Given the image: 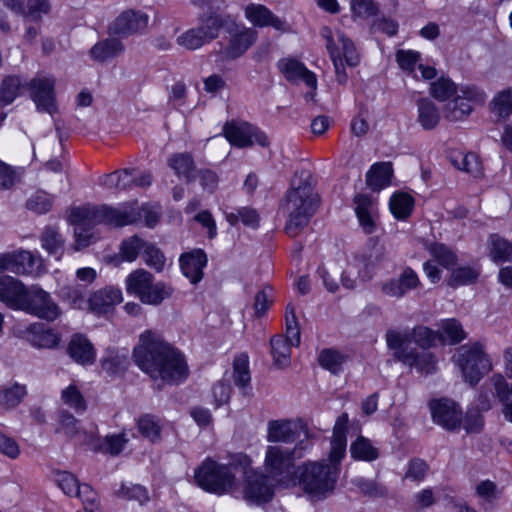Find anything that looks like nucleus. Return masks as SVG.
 Here are the masks:
<instances>
[{"label":"nucleus","mask_w":512,"mask_h":512,"mask_svg":"<svg viewBox=\"0 0 512 512\" xmlns=\"http://www.w3.org/2000/svg\"><path fill=\"white\" fill-rule=\"evenodd\" d=\"M348 415H340L334 425L328 459L305 461L295 469L293 486L298 485L306 494L324 499L337 485L340 464L346 455Z\"/></svg>","instance_id":"f257e3e1"},{"label":"nucleus","mask_w":512,"mask_h":512,"mask_svg":"<svg viewBox=\"0 0 512 512\" xmlns=\"http://www.w3.org/2000/svg\"><path fill=\"white\" fill-rule=\"evenodd\" d=\"M133 357L136 365L154 380L178 384L188 376L183 355L155 331L146 330L140 335Z\"/></svg>","instance_id":"f03ea898"},{"label":"nucleus","mask_w":512,"mask_h":512,"mask_svg":"<svg viewBox=\"0 0 512 512\" xmlns=\"http://www.w3.org/2000/svg\"><path fill=\"white\" fill-rule=\"evenodd\" d=\"M140 216L138 209L130 204H121L117 207L85 205L73 208L70 220L75 225L76 249L85 248L90 244L93 237L90 228L94 225L106 224L123 227L135 224Z\"/></svg>","instance_id":"7ed1b4c3"},{"label":"nucleus","mask_w":512,"mask_h":512,"mask_svg":"<svg viewBox=\"0 0 512 512\" xmlns=\"http://www.w3.org/2000/svg\"><path fill=\"white\" fill-rule=\"evenodd\" d=\"M319 204L320 196L311 183L310 174L305 171L295 174L283 202V210L287 215L286 234L290 237L298 236L309 224Z\"/></svg>","instance_id":"20e7f679"},{"label":"nucleus","mask_w":512,"mask_h":512,"mask_svg":"<svg viewBox=\"0 0 512 512\" xmlns=\"http://www.w3.org/2000/svg\"><path fill=\"white\" fill-rule=\"evenodd\" d=\"M308 447L304 441L297 442L293 447L285 445H268L264 452L263 469L275 485L292 487L295 481V462L303 456L302 451Z\"/></svg>","instance_id":"39448f33"},{"label":"nucleus","mask_w":512,"mask_h":512,"mask_svg":"<svg viewBox=\"0 0 512 512\" xmlns=\"http://www.w3.org/2000/svg\"><path fill=\"white\" fill-rule=\"evenodd\" d=\"M321 37L325 40V47L334 66L336 81L345 85L348 81L344 62L349 67H356L360 63V55L353 41L343 32L333 31L330 27L324 26L320 30Z\"/></svg>","instance_id":"423d86ee"},{"label":"nucleus","mask_w":512,"mask_h":512,"mask_svg":"<svg viewBox=\"0 0 512 512\" xmlns=\"http://www.w3.org/2000/svg\"><path fill=\"white\" fill-rule=\"evenodd\" d=\"M236 470L237 467L232 463L221 464L208 458L195 470L194 478L203 490L222 495L236 485Z\"/></svg>","instance_id":"0eeeda50"},{"label":"nucleus","mask_w":512,"mask_h":512,"mask_svg":"<svg viewBox=\"0 0 512 512\" xmlns=\"http://www.w3.org/2000/svg\"><path fill=\"white\" fill-rule=\"evenodd\" d=\"M453 361L460 369L464 381L475 386L492 369L491 361L479 343L460 346Z\"/></svg>","instance_id":"6e6552de"},{"label":"nucleus","mask_w":512,"mask_h":512,"mask_svg":"<svg viewBox=\"0 0 512 512\" xmlns=\"http://www.w3.org/2000/svg\"><path fill=\"white\" fill-rule=\"evenodd\" d=\"M224 26V20L220 15L212 14L200 20L197 27L190 28L179 35L176 42L186 50H197L219 36Z\"/></svg>","instance_id":"1a4fd4ad"},{"label":"nucleus","mask_w":512,"mask_h":512,"mask_svg":"<svg viewBox=\"0 0 512 512\" xmlns=\"http://www.w3.org/2000/svg\"><path fill=\"white\" fill-rule=\"evenodd\" d=\"M21 311L47 321H54L61 314L58 304L51 295L37 285L29 287Z\"/></svg>","instance_id":"9d476101"},{"label":"nucleus","mask_w":512,"mask_h":512,"mask_svg":"<svg viewBox=\"0 0 512 512\" xmlns=\"http://www.w3.org/2000/svg\"><path fill=\"white\" fill-rule=\"evenodd\" d=\"M9 271L17 275L38 276L43 271L40 257L27 250H17L0 254V273Z\"/></svg>","instance_id":"9b49d317"},{"label":"nucleus","mask_w":512,"mask_h":512,"mask_svg":"<svg viewBox=\"0 0 512 512\" xmlns=\"http://www.w3.org/2000/svg\"><path fill=\"white\" fill-rule=\"evenodd\" d=\"M223 133L229 143L238 148H246L254 143L262 147L269 145L265 133L247 122H228L223 127Z\"/></svg>","instance_id":"f8f14e48"},{"label":"nucleus","mask_w":512,"mask_h":512,"mask_svg":"<svg viewBox=\"0 0 512 512\" xmlns=\"http://www.w3.org/2000/svg\"><path fill=\"white\" fill-rule=\"evenodd\" d=\"M244 498L251 503L268 502L274 495V482L263 472L245 469Z\"/></svg>","instance_id":"ddd939ff"},{"label":"nucleus","mask_w":512,"mask_h":512,"mask_svg":"<svg viewBox=\"0 0 512 512\" xmlns=\"http://www.w3.org/2000/svg\"><path fill=\"white\" fill-rule=\"evenodd\" d=\"M149 23V16L139 10L127 9L121 12L109 25V33L121 37H129L143 33Z\"/></svg>","instance_id":"4468645a"},{"label":"nucleus","mask_w":512,"mask_h":512,"mask_svg":"<svg viewBox=\"0 0 512 512\" xmlns=\"http://www.w3.org/2000/svg\"><path fill=\"white\" fill-rule=\"evenodd\" d=\"M54 86L55 79L53 77H36L28 82L30 96L38 111L50 115L56 112Z\"/></svg>","instance_id":"2eb2a0df"},{"label":"nucleus","mask_w":512,"mask_h":512,"mask_svg":"<svg viewBox=\"0 0 512 512\" xmlns=\"http://www.w3.org/2000/svg\"><path fill=\"white\" fill-rule=\"evenodd\" d=\"M277 67L287 81L304 82L312 90L305 95L306 99H313L317 89V78L302 62L294 58H282L278 61Z\"/></svg>","instance_id":"dca6fc26"},{"label":"nucleus","mask_w":512,"mask_h":512,"mask_svg":"<svg viewBox=\"0 0 512 512\" xmlns=\"http://www.w3.org/2000/svg\"><path fill=\"white\" fill-rule=\"evenodd\" d=\"M433 421L444 429L454 431L460 427L462 411L452 400L439 399L429 403Z\"/></svg>","instance_id":"f3484780"},{"label":"nucleus","mask_w":512,"mask_h":512,"mask_svg":"<svg viewBox=\"0 0 512 512\" xmlns=\"http://www.w3.org/2000/svg\"><path fill=\"white\" fill-rule=\"evenodd\" d=\"M299 426L289 419L270 420L267 423L266 440L270 445H294L299 442Z\"/></svg>","instance_id":"a211bd4d"},{"label":"nucleus","mask_w":512,"mask_h":512,"mask_svg":"<svg viewBox=\"0 0 512 512\" xmlns=\"http://www.w3.org/2000/svg\"><path fill=\"white\" fill-rule=\"evenodd\" d=\"M421 285L417 273L410 267H406L398 278H392L384 281L380 285L381 292L391 298L400 299L409 291L418 288Z\"/></svg>","instance_id":"6ab92c4d"},{"label":"nucleus","mask_w":512,"mask_h":512,"mask_svg":"<svg viewBox=\"0 0 512 512\" xmlns=\"http://www.w3.org/2000/svg\"><path fill=\"white\" fill-rule=\"evenodd\" d=\"M244 15L255 27H272L277 31H288L286 21L276 16L265 5L255 3L248 4L244 9Z\"/></svg>","instance_id":"aec40b11"},{"label":"nucleus","mask_w":512,"mask_h":512,"mask_svg":"<svg viewBox=\"0 0 512 512\" xmlns=\"http://www.w3.org/2000/svg\"><path fill=\"white\" fill-rule=\"evenodd\" d=\"M29 287L20 280L8 276H0V301L14 310H22Z\"/></svg>","instance_id":"412c9836"},{"label":"nucleus","mask_w":512,"mask_h":512,"mask_svg":"<svg viewBox=\"0 0 512 512\" xmlns=\"http://www.w3.org/2000/svg\"><path fill=\"white\" fill-rule=\"evenodd\" d=\"M123 300L122 291L114 287H106L94 292L89 300L88 306L91 312L96 315L110 313L116 305Z\"/></svg>","instance_id":"4be33fe9"},{"label":"nucleus","mask_w":512,"mask_h":512,"mask_svg":"<svg viewBox=\"0 0 512 512\" xmlns=\"http://www.w3.org/2000/svg\"><path fill=\"white\" fill-rule=\"evenodd\" d=\"M257 38V31L247 27L231 35L228 45L223 51L225 58L235 60L241 57L256 42Z\"/></svg>","instance_id":"5701e85b"},{"label":"nucleus","mask_w":512,"mask_h":512,"mask_svg":"<svg viewBox=\"0 0 512 512\" xmlns=\"http://www.w3.org/2000/svg\"><path fill=\"white\" fill-rule=\"evenodd\" d=\"M180 267L183 274L192 284H197L203 278V269L207 265V256L201 249L181 255Z\"/></svg>","instance_id":"b1692460"},{"label":"nucleus","mask_w":512,"mask_h":512,"mask_svg":"<svg viewBox=\"0 0 512 512\" xmlns=\"http://www.w3.org/2000/svg\"><path fill=\"white\" fill-rule=\"evenodd\" d=\"M67 352L76 363L81 365L93 364L96 357L93 345L81 334H75L71 337Z\"/></svg>","instance_id":"393cba45"},{"label":"nucleus","mask_w":512,"mask_h":512,"mask_svg":"<svg viewBox=\"0 0 512 512\" xmlns=\"http://www.w3.org/2000/svg\"><path fill=\"white\" fill-rule=\"evenodd\" d=\"M400 362L423 374H433L437 370V359L429 351L419 352L413 348L407 356H400Z\"/></svg>","instance_id":"a878e982"},{"label":"nucleus","mask_w":512,"mask_h":512,"mask_svg":"<svg viewBox=\"0 0 512 512\" xmlns=\"http://www.w3.org/2000/svg\"><path fill=\"white\" fill-rule=\"evenodd\" d=\"M28 391L25 384L9 382L0 385V407L4 410H13L18 407Z\"/></svg>","instance_id":"bb28decb"},{"label":"nucleus","mask_w":512,"mask_h":512,"mask_svg":"<svg viewBox=\"0 0 512 512\" xmlns=\"http://www.w3.org/2000/svg\"><path fill=\"white\" fill-rule=\"evenodd\" d=\"M28 82L16 75L6 76L0 85V107L10 105L17 97L21 96Z\"/></svg>","instance_id":"cd10ccee"},{"label":"nucleus","mask_w":512,"mask_h":512,"mask_svg":"<svg viewBox=\"0 0 512 512\" xmlns=\"http://www.w3.org/2000/svg\"><path fill=\"white\" fill-rule=\"evenodd\" d=\"M124 51L123 43L116 38H107L97 42L90 49V57L97 62H106Z\"/></svg>","instance_id":"c85d7f7f"},{"label":"nucleus","mask_w":512,"mask_h":512,"mask_svg":"<svg viewBox=\"0 0 512 512\" xmlns=\"http://www.w3.org/2000/svg\"><path fill=\"white\" fill-rule=\"evenodd\" d=\"M392 175L393 169L391 163H376L371 166L366 174L367 186L374 191H379L390 184Z\"/></svg>","instance_id":"c756f323"},{"label":"nucleus","mask_w":512,"mask_h":512,"mask_svg":"<svg viewBox=\"0 0 512 512\" xmlns=\"http://www.w3.org/2000/svg\"><path fill=\"white\" fill-rule=\"evenodd\" d=\"M167 164L179 178H183L188 183L194 181L195 164L190 154H173L168 158Z\"/></svg>","instance_id":"7c9ffc66"},{"label":"nucleus","mask_w":512,"mask_h":512,"mask_svg":"<svg viewBox=\"0 0 512 512\" xmlns=\"http://www.w3.org/2000/svg\"><path fill=\"white\" fill-rule=\"evenodd\" d=\"M152 282L153 275L150 272L144 269H136L125 280L126 291L141 300Z\"/></svg>","instance_id":"2f4dec72"},{"label":"nucleus","mask_w":512,"mask_h":512,"mask_svg":"<svg viewBox=\"0 0 512 512\" xmlns=\"http://www.w3.org/2000/svg\"><path fill=\"white\" fill-rule=\"evenodd\" d=\"M411 333L390 329L386 332L385 339L387 347L393 351L394 358L400 362V356H407L413 349L408 346Z\"/></svg>","instance_id":"473e14b6"},{"label":"nucleus","mask_w":512,"mask_h":512,"mask_svg":"<svg viewBox=\"0 0 512 512\" xmlns=\"http://www.w3.org/2000/svg\"><path fill=\"white\" fill-rule=\"evenodd\" d=\"M418 122L424 130L434 129L440 121V113L437 106L428 98L417 101Z\"/></svg>","instance_id":"72a5a7b5"},{"label":"nucleus","mask_w":512,"mask_h":512,"mask_svg":"<svg viewBox=\"0 0 512 512\" xmlns=\"http://www.w3.org/2000/svg\"><path fill=\"white\" fill-rule=\"evenodd\" d=\"M233 380L236 386L243 390L244 395H248L250 387L249 358L247 354H240L233 361Z\"/></svg>","instance_id":"f704fd0d"},{"label":"nucleus","mask_w":512,"mask_h":512,"mask_svg":"<svg viewBox=\"0 0 512 512\" xmlns=\"http://www.w3.org/2000/svg\"><path fill=\"white\" fill-rule=\"evenodd\" d=\"M270 345L274 365L278 368L288 367L291 362L292 345L287 343L283 335L273 336L270 340Z\"/></svg>","instance_id":"c9c22d12"},{"label":"nucleus","mask_w":512,"mask_h":512,"mask_svg":"<svg viewBox=\"0 0 512 512\" xmlns=\"http://www.w3.org/2000/svg\"><path fill=\"white\" fill-rule=\"evenodd\" d=\"M350 454L355 460L372 462L379 457V450L373 445L371 440L364 436H359L351 443Z\"/></svg>","instance_id":"e433bc0d"},{"label":"nucleus","mask_w":512,"mask_h":512,"mask_svg":"<svg viewBox=\"0 0 512 512\" xmlns=\"http://www.w3.org/2000/svg\"><path fill=\"white\" fill-rule=\"evenodd\" d=\"M450 161L455 168L472 174L474 177L481 174V162L475 153L457 152L450 156Z\"/></svg>","instance_id":"4c0bfd02"},{"label":"nucleus","mask_w":512,"mask_h":512,"mask_svg":"<svg viewBox=\"0 0 512 512\" xmlns=\"http://www.w3.org/2000/svg\"><path fill=\"white\" fill-rule=\"evenodd\" d=\"M147 241L138 235L125 238L119 245V257L125 262H134L144 251Z\"/></svg>","instance_id":"58836bf2"},{"label":"nucleus","mask_w":512,"mask_h":512,"mask_svg":"<svg viewBox=\"0 0 512 512\" xmlns=\"http://www.w3.org/2000/svg\"><path fill=\"white\" fill-rule=\"evenodd\" d=\"M490 109L498 119L512 115V88L500 91L491 101Z\"/></svg>","instance_id":"ea45409f"},{"label":"nucleus","mask_w":512,"mask_h":512,"mask_svg":"<svg viewBox=\"0 0 512 512\" xmlns=\"http://www.w3.org/2000/svg\"><path fill=\"white\" fill-rule=\"evenodd\" d=\"M390 210L397 219H406L412 212L414 199L411 195L399 192L392 195L389 202Z\"/></svg>","instance_id":"a19ab883"},{"label":"nucleus","mask_w":512,"mask_h":512,"mask_svg":"<svg viewBox=\"0 0 512 512\" xmlns=\"http://www.w3.org/2000/svg\"><path fill=\"white\" fill-rule=\"evenodd\" d=\"M225 217L232 226L239 222L251 228H257L259 225V215L255 209L250 207L237 208L234 211L227 212Z\"/></svg>","instance_id":"79ce46f5"},{"label":"nucleus","mask_w":512,"mask_h":512,"mask_svg":"<svg viewBox=\"0 0 512 512\" xmlns=\"http://www.w3.org/2000/svg\"><path fill=\"white\" fill-rule=\"evenodd\" d=\"M480 275V269L477 266H460L453 268L448 284L452 287L469 285L474 283Z\"/></svg>","instance_id":"37998d69"},{"label":"nucleus","mask_w":512,"mask_h":512,"mask_svg":"<svg viewBox=\"0 0 512 512\" xmlns=\"http://www.w3.org/2000/svg\"><path fill=\"white\" fill-rule=\"evenodd\" d=\"M42 247L57 260H59L63 253L64 240L62 236L51 227H47L41 237Z\"/></svg>","instance_id":"c03bdc74"},{"label":"nucleus","mask_w":512,"mask_h":512,"mask_svg":"<svg viewBox=\"0 0 512 512\" xmlns=\"http://www.w3.org/2000/svg\"><path fill=\"white\" fill-rule=\"evenodd\" d=\"M173 293V288L163 282L150 284L146 293L142 296L141 302L148 305H159Z\"/></svg>","instance_id":"a18cd8bd"},{"label":"nucleus","mask_w":512,"mask_h":512,"mask_svg":"<svg viewBox=\"0 0 512 512\" xmlns=\"http://www.w3.org/2000/svg\"><path fill=\"white\" fill-rule=\"evenodd\" d=\"M490 245V255L494 262L499 263L511 260V242L495 234L490 236Z\"/></svg>","instance_id":"49530a36"},{"label":"nucleus","mask_w":512,"mask_h":512,"mask_svg":"<svg viewBox=\"0 0 512 512\" xmlns=\"http://www.w3.org/2000/svg\"><path fill=\"white\" fill-rule=\"evenodd\" d=\"M411 337L414 342L424 350L434 346L437 341H442V335L426 326L419 325L413 328Z\"/></svg>","instance_id":"de8ad7c7"},{"label":"nucleus","mask_w":512,"mask_h":512,"mask_svg":"<svg viewBox=\"0 0 512 512\" xmlns=\"http://www.w3.org/2000/svg\"><path fill=\"white\" fill-rule=\"evenodd\" d=\"M61 401L76 413H83L87 408V403L82 393L74 384H71L62 390Z\"/></svg>","instance_id":"09e8293b"},{"label":"nucleus","mask_w":512,"mask_h":512,"mask_svg":"<svg viewBox=\"0 0 512 512\" xmlns=\"http://www.w3.org/2000/svg\"><path fill=\"white\" fill-rule=\"evenodd\" d=\"M473 107L465 102L461 97L456 96L445 107V117L450 121H460L466 118L472 112Z\"/></svg>","instance_id":"8fccbe9b"},{"label":"nucleus","mask_w":512,"mask_h":512,"mask_svg":"<svg viewBox=\"0 0 512 512\" xmlns=\"http://www.w3.org/2000/svg\"><path fill=\"white\" fill-rule=\"evenodd\" d=\"M430 93L435 99L446 101L457 94V87L449 78L441 77L431 83Z\"/></svg>","instance_id":"3c124183"},{"label":"nucleus","mask_w":512,"mask_h":512,"mask_svg":"<svg viewBox=\"0 0 512 512\" xmlns=\"http://www.w3.org/2000/svg\"><path fill=\"white\" fill-rule=\"evenodd\" d=\"M430 253L433 260L447 270H453L457 263L455 253L443 244H435L431 247Z\"/></svg>","instance_id":"603ef678"},{"label":"nucleus","mask_w":512,"mask_h":512,"mask_svg":"<svg viewBox=\"0 0 512 512\" xmlns=\"http://www.w3.org/2000/svg\"><path fill=\"white\" fill-rule=\"evenodd\" d=\"M142 257L144 262L156 272L163 271L166 258L161 250L153 243L147 241Z\"/></svg>","instance_id":"864d4df0"},{"label":"nucleus","mask_w":512,"mask_h":512,"mask_svg":"<svg viewBox=\"0 0 512 512\" xmlns=\"http://www.w3.org/2000/svg\"><path fill=\"white\" fill-rule=\"evenodd\" d=\"M284 338L287 340V343L293 346H299L300 344V330L292 305L286 307V336Z\"/></svg>","instance_id":"5fc2aeb1"},{"label":"nucleus","mask_w":512,"mask_h":512,"mask_svg":"<svg viewBox=\"0 0 512 512\" xmlns=\"http://www.w3.org/2000/svg\"><path fill=\"white\" fill-rule=\"evenodd\" d=\"M117 495L126 500H135L141 505L149 500L146 488L138 484H123Z\"/></svg>","instance_id":"6e6d98bb"},{"label":"nucleus","mask_w":512,"mask_h":512,"mask_svg":"<svg viewBox=\"0 0 512 512\" xmlns=\"http://www.w3.org/2000/svg\"><path fill=\"white\" fill-rule=\"evenodd\" d=\"M22 169L13 167L2 160H0V188L10 189L12 188L21 178Z\"/></svg>","instance_id":"4d7b16f0"},{"label":"nucleus","mask_w":512,"mask_h":512,"mask_svg":"<svg viewBox=\"0 0 512 512\" xmlns=\"http://www.w3.org/2000/svg\"><path fill=\"white\" fill-rule=\"evenodd\" d=\"M138 429L144 437L148 438L152 442L160 439L161 427L158 421L150 415H145L139 418Z\"/></svg>","instance_id":"13d9d810"},{"label":"nucleus","mask_w":512,"mask_h":512,"mask_svg":"<svg viewBox=\"0 0 512 512\" xmlns=\"http://www.w3.org/2000/svg\"><path fill=\"white\" fill-rule=\"evenodd\" d=\"M457 96L461 97L463 101L472 102L477 105H482L487 99V95L480 87L474 84L461 85L457 88Z\"/></svg>","instance_id":"bf43d9fd"},{"label":"nucleus","mask_w":512,"mask_h":512,"mask_svg":"<svg viewBox=\"0 0 512 512\" xmlns=\"http://www.w3.org/2000/svg\"><path fill=\"white\" fill-rule=\"evenodd\" d=\"M53 204V197L44 191H37L27 201V208L38 214L48 212Z\"/></svg>","instance_id":"052dcab7"},{"label":"nucleus","mask_w":512,"mask_h":512,"mask_svg":"<svg viewBox=\"0 0 512 512\" xmlns=\"http://www.w3.org/2000/svg\"><path fill=\"white\" fill-rule=\"evenodd\" d=\"M318 360L321 367L329 370L333 374H337L341 370L343 358L341 354L335 350H322L319 354Z\"/></svg>","instance_id":"680f3d73"},{"label":"nucleus","mask_w":512,"mask_h":512,"mask_svg":"<svg viewBox=\"0 0 512 512\" xmlns=\"http://www.w3.org/2000/svg\"><path fill=\"white\" fill-rule=\"evenodd\" d=\"M350 6L354 18L367 19L378 12V6L373 0H351Z\"/></svg>","instance_id":"e2e57ef3"},{"label":"nucleus","mask_w":512,"mask_h":512,"mask_svg":"<svg viewBox=\"0 0 512 512\" xmlns=\"http://www.w3.org/2000/svg\"><path fill=\"white\" fill-rule=\"evenodd\" d=\"M60 295L63 300L67 301L74 308H83L86 301L84 291L80 285H67L61 288Z\"/></svg>","instance_id":"0e129e2a"},{"label":"nucleus","mask_w":512,"mask_h":512,"mask_svg":"<svg viewBox=\"0 0 512 512\" xmlns=\"http://www.w3.org/2000/svg\"><path fill=\"white\" fill-rule=\"evenodd\" d=\"M440 327L452 344L459 343L466 337L461 324L456 319L443 320Z\"/></svg>","instance_id":"69168bd1"},{"label":"nucleus","mask_w":512,"mask_h":512,"mask_svg":"<svg viewBox=\"0 0 512 512\" xmlns=\"http://www.w3.org/2000/svg\"><path fill=\"white\" fill-rule=\"evenodd\" d=\"M127 442L128 438L124 433L108 435L105 437L101 449L112 456H116L123 450Z\"/></svg>","instance_id":"338daca9"},{"label":"nucleus","mask_w":512,"mask_h":512,"mask_svg":"<svg viewBox=\"0 0 512 512\" xmlns=\"http://www.w3.org/2000/svg\"><path fill=\"white\" fill-rule=\"evenodd\" d=\"M490 382L494 388L495 396L505 405L512 396V385L500 374L493 375Z\"/></svg>","instance_id":"774afa93"}]
</instances>
